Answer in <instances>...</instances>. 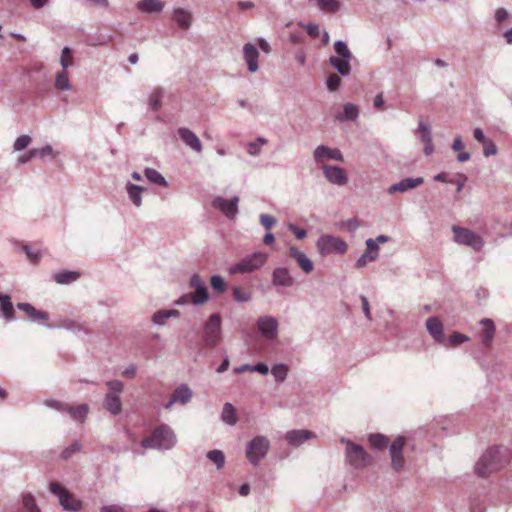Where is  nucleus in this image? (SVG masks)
<instances>
[{"instance_id": "5", "label": "nucleus", "mask_w": 512, "mask_h": 512, "mask_svg": "<svg viewBox=\"0 0 512 512\" xmlns=\"http://www.w3.org/2000/svg\"><path fill=\"white\" fill-rule=\"evenodd\" d=\"M107 393L104 396L103 408L112 416H117L122 412V402L120 394L123 391V383L119 379H112L106 382Z\"/></svg>"}, {"instance_id": "9", "label": "nucleus", "mask_w": 512, "mask_h": 512, "mask_svg": "<svg viewBox=\"0 0 512 512\" xmlns=\"http://www.w3.org/2000/svg\"><path fill=\"white\" fill-rule=\"evenodd\" d=\"M317 249L318 253L323 257L327 255H342L347 251V243L340 237L326 234L318 238Z\"/></svg>"}, {"instance_id": "34", "label": "nucleus", "mask_w": 512, "mask_h": 512, "mask_svg": "<svg viewBox=\"0 0 512 512\" xmlns=\"http://www.w3.org/2000/svg\"><path fill=\"white\" fill-rule=\"evenodd\" d=\"M178 317L179 312L177 310H157L151 316V322L157 326H164L167 320Z\"/></svg>"}, {"instance_id": "50", "label": "nucleus", "mask_w": 512, "mask_h": 512, "mask_svg": "<svg viewBox=\"0 0 512 512\" xmlns=\"http://www.w3.org/2000/svg\"><path fill=\"white\" fill-rule=\"evenodd\" d=\"M233 299L238 303H246L251 300V293L240 289L239 287L232 288Z\"/></svg>"}, {"instance_id": "46", "label": "nucleus", "mask_w": 512, "mask_h": 512, "mask_svg": "<svg viewBox=\"0 0 512 512\" xmlns=\"http://www.w3.org/2000/svg\"><path fill=\"white\" fill-rule=\"evenodd\" d=\"M28 153H30V156H36V158H44L46 156H51V158H55L57 156V153L54 151V149H52V146L50 144H46L41 148L30 149Z\"/></svg>"}, {"instance_id": "24", "label": "nucleus", "mask_w": 512, "mask_h": 512, "mask_svg": "<svg viewBox=\"0 0 512 512\" xmlns=\"http://www.w3.org/2000/svg\"><path fill=\"white\" fill-rule=\"evenodd\" d=\"M424 326H426V330H428L429 336L432 337V339H434L435 342L444 343V326L442 325L441 320L438 317L432 316L426 319V323H424Z\"/></svg>"}, {"instance_id": "27", "label": "nucleus", "mask_w": 512, "mask_h": 512, "mask_svg": "<svg viewBox=\"0 0 512 512\" xmlns=\"http://www.w3.org/2000/svg\"><path fill=\"white\" fill-rule=\"evenodd\" d=\"M479 324H481V331L478 334L479 340H481L484 347L490 348L495 334L494 322L490 319H483L479 321Z\"/></svg>"}, {"instance_id": "39", "label": "nucleus", "mask_w": 512, "mask_h": 512, "mask_svg": "<svg viewBox=\"0 0 512 512\" xmlns=\"http://www.w3.org/2000/svg\"><path fill=\"white\" fill-rule=\"evenodd\" d=\"M359 115V109L353 103H347L344 105V109H342V113L336 116V119L340 121H355L357 116Z\"/></svg>"}, {"instance_id": "17", "label": "nucleus", "mask_w": 512, "mask_h": 512, "mask_svg": "<svg viewBox=\"0 0 512 512\" xmlns=\"http://www.w3.org/2000/svg\"><path fill=\"white\" fill-rule=\"evenodd\" d=\"M192 399V390L189 385L182 383L174 389L168 402H166L163 408L170 409L175 404L185 405Z\"/></svg>"}, {"instance_id": "1", "label": "nucleus", "mask_w": 512, "mask_h": 512, "mask_svg": "<svg viewBox=\"0 0 512 512\" xmlns=\"http://www.w3.org/2000/svg\"><path fill=\"white\" fill-rule=\"evenodd\" d=\"M333 50H335V55L329 57V64L333 67V69L338 72V74H330L326 78V89L330 93H334L341 87V78L348 77L351 73V60L353 59V54L351 53L348 45L343 40H337L333 43Z\"/></svg>"}, {"instance_id": "14", "label": "nucleus", "mask_w": 512, "mask_h": 512, "mask_svg": "<svg viewBox=\"0 0 512 512\" xmlns=\"http://www.w3.org/2000/svg\"><path fill=\"white\" fill-rule=\"evenodd\" d=\"M189 287L194 290V293L188 294L192 298V305L200 306L207 303L208 291L200 275L194 274L191 276Z\"/></svg>"}, {"instance_id": "28", "label": "nucleus", "mask_w": 512, "mask_h": 512, "mask_svg": "<svg viewBox=\"0 0 512 512\" xmlns=\"http://www.w3.org/2000/svg\"><path fill=\"white\" fill-rule=\"evenodd\" d=\"M172 19L176 22L178 28L188 31L192 27V12L184 8H174L172 10Z\"/></svg>"}, {"instance_id": "52", "label": "nucleus", "mask_w": 512, "mask_h": 512, "mask_svg": "<svg viewBox=\"0 0 512 512\" xmlns=\"http://www.w3.org/2000/svg\"><path fill=\"white\" fill-rule=\"evenodd\" d=\"M377 259V253L364 252L361 256H359L358 260H356L355 266L356 268H363L369 262H373Z\"/></svg>"}, {"instance_id": "31", "label": "nucleus", "mask_w": 512, "mask_h": 512, "mask_svg": "<svg viewBox=\"0 0 512 512\" xmlns=\"http://www.w3.org/2000/svg\"><path fill=\"white\" fill-rule=\"evenodd\" d=\"M43 325H45L46 328H62L74 333L85 331V328L83 325H81V323L69 318L59 319V321H57L54 326L48 325L46 323Z\"/></svg>"}, {"instance_id": "56", "label": "nucleus", "mask_w": 512, "mask_h": 512, "mask_svg": "<svg viewBox=\"0 0 512 512\" xmlns=\"http://www.w3.org/2000/svg\"><path fill=\"white\" fill-rule=\"evenodd\" d=\"M259 222L262 227L267 229V231H270L272 227H274L275 223L277 222L272 215L268 214H260L259 216Z\"/></svg>"}, {"instance_id": "58", "label": "nucleus", "mask_w": 512, "mask_h": 512, "mask_svg": "<svg viewBox=\"0 0 512 512\" xmlns=\"http://www.w3.org/2000/svg\"><path fill=\"white\" fill-rule=\"evenodd\" d=\"M302 27L306 33L312 38H317L319 34V27L316 23L302 24Z\"/></svg>"}, {"instance_id": "62", "label": "nucleus", "mask_w": 512, "mask_h": 512, "mask_svg": "<svg viewBox=\"0 0 512 512\" xmlns=\"http://www.w3.org/2000/svg\"><path fill=\"white\" fill-rule=\"evenodd\" d=\"M359 299H361L362 312H364L365 318H367V320H371V310H369L368 298H366L364 295H361L359 296Z\"/></svg>"}, {"instance_id": "18", "label": "nucleus", "mask_w": 512, "mask_h": 512, "mask_svg": "<svg viewBox=\"0 0 512 512\" xmlns=\"http://www.w3.org/2000/svg\"><path fill=\"white\" fill-rule=\"evenodd\" d=\"M314 160L317 164H321L327 160L342 162L343 156L339 149H331L325 145H321L314 149Z\"/></svg>"}, {"instance_id": "23", "label": "nucleus", "mask_w": 512, "mask_h": 512, "mask_svg": "<svg viewBox=\"0 0 512 512\" xmlns=\"http://www.w3.org/2000/svg\"><path fill=\"white\" fill-rule=\"evenodd\" d=\"M242 54H244V61L247 64V70L250 73H255L259 70V51L252 43H245L242 47Z\"/></svg>"}, {"instance_id": "51", "label": "nucleus", "mask_w": 512, "mask_h": 512, "mask_svg": "<svg viewBox=\"0 0 512 512\" xmlns=\"http://www.w3.org/2000/svg\"><path fill=\"white\" fill-rule=\"evenodd\" d=\"M31 144V137L24 134L15 140V144H13V150L15 152H21L25 150Z\"/></svg>"}, {"instance_id": "54", "label": "nucleus", "mask_w": 512, "mask_h": 512, "mask_svg": "<svg viewBox=\"0 0 512 512\" xmlns=\"http://www.w3.org/2000/svg\"><path fill=\"white\" fill-rule=\"evenodd\" d=\"M210 285H212V289H214L218 293H222L225 291L224 279L219 275H214L210 277Z\"/></svg>"}, {"instance_id": "7", "label": "nucleus", "mask_w": 512, "mask_h": 512, "mask_svg": "<svg viewBox=\"0 0 512 512\" xmlns=\"http://www.w3.org/2000/svg\"><path fill=\"white\" fill-rule=\"evenodd\" d=\"M269 451V440L264 435H258L245 445V456L251 465H258L266 457Z\"/></svg>"}, {"instance_id": "26", "label": "nucleus", "mask_w": 512, "mask_h": 512, "mask_svg": "<svg viewBox=\"0 0 512 512\" xmlns=\"http://www.w3.org/2000/svg\"><path fill=\"white\" fill-rule=\"evenodd\" d=\"M313 438V433L307 429H292L285 433V440L289 446L299 447L308 439Z\"/></svg>"}, {"instance_id": "19", "label": "nucleus", "mask_w": 512, "mask_h": 512, "mask_svg": "<svg viewBox=\"0 0 512 512\" xmlns=\"http://www.w3.org/2000/svg\"><path fill=\"white\" fill-rule=\"evenodd\" d=\"M294 282L295 280H293L289 269L285 267H276L273 273H271V284H273L274 287L290 288Z\"/></svg>"}, {"instance_id": "29", "label": "nucleus", "mask_w": 512, "mask_h": 512, "mask_svg": "<svg viewBox=\"0 0 512 512\" xmlns=\"http://www.w3.org/2000/svg\"><path fill=\"white\" fill-rule=\"evenodd\" d=\"M289 255L297 262L298 267L302 268L304 273L310 274L313 271V263L304 252L291 247L289 248Z\"/></svg>"}, {"instance_id": "3", "label": "nucleus", "mask_w": 512, "mask_h": 512, "mask_svg": "<svg viewBox=\"0 0 512 512\" xmlns=\"http://www.w3.org/2000/svg\"><path fill=\"white\" fill-rule=\"evenodd\" d=\"M177 444V436L166 424H160L151 431L150 436L142 439L141 446L145 449L159 451L170 450Z\"/></svg>"}, {"instance_id": "15", "label": "nucleus", "mask_w": 512, "mask_h": 512, "mask_svg": "<svg viewBox=\"0 0 512 512\" xmlns=\"http://www.w3.org/2000/svg\"><path fill=\"white\" fill-rule=\"evenodd\" d=\"M323 175L327 182L338 187L347 185V172L341 167L335 165H323Z\"/></svg>"}, {"instance_id": "44", "label": "nucleus", "mask_w": 512, "mask_h": 512, "mask_svg": "<svg viewBox=\"0 0 512 512\" xmlns=\"http://www.w3.org/2000/svg\"><path fill=\"white\" fill-rule=\"evenodd\" d=\"M288 372L289 367L284 363L274 364L273 368H271V374H273L274 380H276L277 383L284 382Z\"/></svg>"}, {"instance_id": "6", "label": "nucleus", "mask_w": 512, "mask_h": 512, "mask_svg": "<svg viewBox=\"0 0 512 512\" xmlns=\"http://www.w3.org/2000/svg\"><path fill=\"white\" fill-rule=\"evenodd\" d=\"M268 261V254L265 252H255L248 255L229 268L230 274H250L263 266Z\"/></svg>"}, {"instance_id": "21", "label": "nucleus", "mask_w": 512, "mask_h": 512, "mask_svg": "<svg viewBox=\"0 0 512 512\" xmlns=\"http://www.w3.org/2000/svg\"><path fill=\"white\" fill-rule=\"evenodd\" d=\"M422 183H424V178L421 176L415 178H404L398 183L391 185L390 188H388V194L394 195L395 193H405L411 189L421 186Z\"/></svg>"}, {"instance_id": "61", "label": "nucleus", "mask_w": 512, "mask_h": 512, "mask_svg": "<svg viewBox=\"0 0 512 512\" xmlns=\"http://www.w3.org/2000/svg\"><path fill=\"white\" fill-rule=\"evenodd\" d=\"M507 17H509V14H507L506 9L504 8H497L496 12H494V21L497 23L506 21Z\"/></svg>"}, {"instance_id": "38", "label": "nucleus", "mask_w": 512, "mask_h": 512, "mask_svg": "<svg viewBox=\"0 0 512 512\" xmlns=\"http://www.w3.org/2000/svg\"><path fill=\"white\" fill-rule=\"evenodd\" d=\"M21 512H40L34 496L29 492L21 494Z\"/></svg>"}, {"instance_id": "10", "label": "nucleus", "mask_w": 512, "mask_h": 512, "mask_svg": "<svg viewBox=\"0 0 512 512\" xmlns=\"http://www.w3.org/2000/svg\"><path fill=\"white\" fill-rule=\"evenodd\" d=\"M203 342L206 347L214 348L221 342V316H209L203 326Z\"/></svg>"}, {"instance_id": "30", "label": "nucleus", "mask_w": 512, "mask_h": 512, "mask_svg": "<svg viewBox=\"0 0 512 512\" xmlns=\"http://www.w3.org/2000/svg\"><path fill=\"white\" fill-rule=\"evenodd\" d=\"M145 188L138 184L127 182L125 184V193H127L128 200L132 202L133 206L139 208L142 206V193Z\"/></svg>"}, {"instance_id": "16", "label": "nucleus", "mask_w": 512, "mask_h": 512, "mask_svg": "<svg viewBox=\"0 0 512 512\" xmlns=\"http://www.w3.org/2000/svg\"><path fill=\"white\" fill-rule=\"evenodd\" d=\"M405 444L406 439L399 436L394 439L393 443L390 445L391 466H393V469L396 472L401 471L404 466L403 447Z\"/></svg>"}, {"instance_id": "57", "label": "nucleus", "mask_w": 512, "mask_h": 512, "mask_svg": "<svg viewBox=\"0 0 512 512\" xmlns=\"http://www.w3.org/2000/svg\"><path fill=\"white\" fill-rule=\"evenodd\" d=\"M469 340L468 336L465 334H460L458 332H455L450 336L449 338V344L450 345H458L463 344Z\"/></svg>"}, {"instance_id": "12", "label": "nucleus", "mask_w": 512, "mask_h": 512, "mask_svg": "<svg viewBox=\"0 0 512 512\" xmlns=\"http://www.w3.org/2000/svg\"><path fill=\"white\" fill-rule=\"evenodd\" d=\"M256 328L260 336L268 341L277 339L278 336V320L270 315H263L256 320Z\"/></svg>"}, {"instance_id": "42", "label": "nucleus", "mask_w": 512, "mask_h": 512, "mask_svg": "<svg viewBox=\"0 0 512 512\" xmlns=\"http://www.w3.org/2000/svg\"><path fill=\"white\" fill-rule=\"evenodd\" d=\"M268 140L264 137H258L255 141L247 143V153L252 157H258L261 152V147L266 145Z\"/></svg>"}, {"instance_id": "13", "label": "nucleus", "mask_w": 512, "mask_h": 512, "mask_svg": "<svg viewBox=\"0 0 512 512\" xmlns=\"http://www.w3.org/2000/svg\"><path fill=\"white\" fill-rule=\"evenodd\" d=\"M50 492L59 498V503L63 509L75 512L81 508V503L74 499L60 484L56 482L50 483Z\"/></svg>"}, {"instance_id": "35", "label": "nucleus", "mask_w": 512, "mask_h": 512, "mask_svg": "<svg viewBox=\"0 0 512 512\" xmlns=\"http://www.w3.org/2000/svg\"><path fill=\"white\" fill-rule=\"evenodd\" d=\"M0 304L2 317H4L8 322L14 320V309L13 304L11 303V297L8 296V294L0 293Z\"/></svg>"}, {"instance_id": "36", "label": "nucleus", "mask_w": 512, "mask_h": 512, "mask_svg": "<svg viewBox=\"0 0 512 512\" xmlns=\"http://www.w3.org/2000/svg\"><path fill=\"white\" fill-rule=\"evenodd\" d=\"M79 278V273L76 271L63 270L54 273L53 279L60 285H68Z\"/></svg>"}, {"instance_id": "48", "label": "nucleus", "mask_w": 512, "mask_h": 512, "mask_svg": "<svg viewBox=\"0 0 512 512\" xmlns=\"http://www.w3.org/2000/svg\"><path fill=\"white\" fill-rule=\"evenodd\" d=\"M43 405L50 409L56 410L59 413H64L66 410L72 408V406L68 405L67 403L54 399H46L43 401Z\"/></svg>"}, {"instance_id": "20", "label": "nucleus", "mask_w": 512, "mask_h": 512, "mask_svg": "<svg viewBox=\"0 0 512 512\" xmlns=\"http://www.w3.org/2000/svg\"><path fill=\"white\" fill-rule=\"evenodd\" d=\"M415 134H417L418 139H420L421 143H423V152L426 156H430L433 154L435 147L433 146V142L431 141V133L429 124L423 122L422 120L418 121V128L415 130Z\"/></svg>"}, {"instance_id": "63", "label": "nucleus", "mask_w": 512, "mask_h": 512, "mask_svg": "<svg viewBox=\"0 0 512 512\" xmlns=\"http://www.w3.org/2000/svg\"><path fill=\"white\" fill-rule=\"evenodd\" d=\"M288 229L289 231H291L292 234L295 235V238L297 239H304V237L307 235L303 228H299L292 224H289Z\"/></svg>"}, {"instance_id": "55", "label": "nucleus", "mask_w": 512, "mask_h": 512, "mask_svg": "<svg viewBox=\"0 0 512 512\" xmlns=\"http://www.w3.org/2000/svg\"><path fill=\"white\" fill-rule=\"evenodd\" d=\"M60 65H62V70H66L72 65V55H70L69 47H63L62 56H60Z\"/></svg>"}, {"instance_id": "59", "label": "nucleus", "mask_w": 512, "mask_h": 512, "mask_svg": "<svg viewBox=\"0 0 512 512\" xmlns=\"http://www.w3.org/2000/svg\"><path fill=\"white\" fill-rule=\"evenodd\" d=\"M481 144L484 145V150H482V153H484L485 157H490L497 154V147L495 146L494 142H484Z\"/></svg>"}, {"instance_id": "49", "label": "nucleus", "mask_w": 512, "mask_h": 512, "mask_svg": "<svg viewBox=\"0 0 512 512\" xmlns=\"http://www.w3.org/2000/svg\"><path fill=\"white\" fill-rule=\"evenodd\" d=\"M368 443L374 449H382L387 446V437L383 434H371Z\"/></svg>"}, {"instance_id": "60", "label": "nucleus", "mask_w": 512, "mask_h": 512, "mask_svg": "<svg viewBox=\"0 0 512 512\" xmlns=\"http://www.w3.org/2000/svg\"><path fill=\"white\" fill-rule=\"evenodd\" d=\"M250 372H258L262 375H267L269 372L268 365L263 362H257L255 364H251Z\"/></svg>"}, {"instance_id": "45", "label": "nucleus", "mask_w": 512, "mask_h": 512, "mask_svg": "<svg viewBox=\"0 0 512 512\" xmlns=\"http://www.w3.org/2000/svg\"><path fill=\"white\" fill-rule=\"evenodd\" d=\"M56 89L60 91L70 90L69 76H67L66 70H60L56 75V82H54Z\"/></svg>"}, {"instance_id": "4", "label": "nucleus", "mask_w": 512, "mask_h": 512, "mask_svg": "<svg viewBox=\"0 0 512 512\" xmlns=\"http://www.w3.org/2000/svg\"><path fill=\"white\" fill-rule=\"evenodd\" d=\"M342 444L346 445V462L353 469H363L372 463L371 456L365 452L362 446L349 439H341Z\"/></svg>"}, {"instance_id": "25", "label": "nucleus", "mask_w": 512, "mask_h": 512, "mask_svg": "<svg viewBox=\"0 0 512 512\" xmlns=\"http://www.w3.org/2000/svg\"><path fill=\"white\" fill-rule=\"evenodd\" d=\"M16 308L24 312L25 315H27L28 320L32 322L46 324V321L49 320V315L46 312L37 310L30 303H19L16 305Z\"/></svg>"}, {"instance_id": "43", "label": "nucleus", "mask_w": 512, "mask_h": 512, "mask_svg": "<svg viewBox=\"0 0 512 512\" xmlns=\"http://www.w3.org/2000/svg\"><path fill=\"white\" fill-rule=\"evenodd\" d=\"M221 420L228 426L236 425V416H234V407L230 403H225L221 411Z\"/></svg>"}, {"instance_id": "37", "label": "nucleus", "mask_w": 512, "mask_h": 512, "mask_svg": "<svg viewBox=\"0 0 512 512\" xmlns=\"http://www.w3.org/2000/svg\"><path fill=\"white\" fill-rule=\"evenodd\" d=\"M164 89L157 87L151 90L150 95H148V106H150L151 110L157 112L161 108V100H163Z\"/></svg>"}, {"instance_id": "40", "label": "nucleus", "mask_w": 512, "mask_h": 512, "mask_svg": "<svg viewBox=\"0 0 512 512\" xmlns=\"http://www.w3.org/2000/svg\"><path fill=\"white\" fill-rule=\"evenodd\" d=\"M144 175H145V178H147V180L150 181V183H152V184L158 185L160 187L167 186V181L163 177V175L160 174V172H158L157 170H155L153 168H150V167L145 168Z\"/></svg>"}, {"instance_id": "64", "label": "nucleus", "mask_w": 512, "mask_h": 512, "mask_svg": "<svg viewBox=\"0 0 512 512\" xmlns=\"http://www.w3.org/2000/svg\"><path fill=\"white\" fill-rule=\"evenodd\" d=\"M473 137H475V140L479 143L492 142L491 140L485 137V134H483L481 128H475V130H473Z\"/></svg>"}, {"instance_id": "47", "label": "nucleus", "mask_w": 512, "mask_h": 512, "mask_svg": "<svg viewBox=\"0 0 512 512\" xmlns=\"http://www.w3.org/2000/svg\"><path fill=\"white\" fill-rule=\"evenodd\" d=\"M315 2H317L318 8L330 13L338 11L339 7H341V4L337 0H315Z\"/></svg>"}, {"instance_id": "22", "label": "nucleus", "mask_w": 512, "mask_h": 512, "mask_svg": "<svg viewBox=\"0 0 512 512\" xmlns=\"http://www.w3.org/2000/svg\"><path fill=\"white\" fill-rule=\"evenodd\" d=\"M177 135L178 137H180V140H182L183 143H185V145L189 147V149H191L195 153H201L202 144L198 136L195 134V132L191 131L188 128L182 127L178 128Z\"/></svg>"}, {"instance_id": "53", "label": "nucleus", "mask_w": 512, "mask_h": 512, "mask_svg": "<svg viewBox=\"0 0 512 512\" xmlns=\"http://www.w3.org/2000/svg\"><path fill=\"white\" fill-rule=\"evenodd\" d=\"M79 451H81V443L79 441H74L70 446L63 449L62 459L68 460Z\"/></svg>"}, {"instance_id": "11", "label": "nucleus", "mask_w": 512, "mask_h": 512, "mask_svg": "<svg viewBox=\"0 0 512 512\" xmlns=\"http://www.w3.org/2000/svg\"><path fill=\"white\" fill-rule=\"evenodd\" d=\"M237 205H239L238 196H234L230 198V200L225 199L223 196H216L214 200H212V207L230 220L236 218L239 213V207H237Z\"/></svg>"}, {"instance_id": "33", "label": "nucleus", "mask_w": 512, "mask_h": 512, "mask_svg": "<svg viewBox=\"0 0 512 512\" xmlns=\"http://www.w3.org/2000/svg\"><path fill=\"white\" fill-rule=\"evenodd\" d=\"M89 413V406L87 404H80L76 407L72 406L69 410L62 412V414H67L71 417L72 421L84 423L87 418V414Z\"/></svg>"}, {"instance_id": "32", "label": "nucleus", "mask_w": 512, "mask_h": 512, "mask_svg": "<svg viewBox=\"0 0 512 512\" xmlns=\"http://www.w3.org/2000/svg\"><path fill=\"white\" fill-rule=\"evenodd\" d=\"M136 8L144 13H161L164 8V2L161 0H142L136 3Z\"/></svg>"}, {"instance_id": "41", "label": "nucleus", "mask_w": 512, "mask_h": 512, "mask_svg": "<svg viewBox=\"0 0 512 512\" xmlns=\"http://www.w3.org/2000/svg\"><path fill=\"white\" fill-rule=\"evenodd\" d=\"M207 460L214 463L216 470H221L225 464L224 452L221 450H211L206 454Z\"/></svg>"}, {"instance_id": "2", "label": "nucleus", "mask_w": 512, "mask_h": 512, "mask_svg": "<svg viewBox=\"0 0 512 512\" xmlns=\"http://www.w3.org/2000/svg\"><path fill=\"white\" fill-rule=\"evenodd\" d=\"M507 459V449L502 446H493L485 450L475 465L476 474L486 477L498 469Z\"/></svg>"}, {"instance_id": "8", "label": "nucleus", "mask_w": 512, "mask_h": 512, "mask_svg": "<svg viewBox=\"0 0 512 512\" xmlns=\"http://www.w3.org/2000/svg\"><path fill=\"white\" fill-rule=\"evenodd\" d=\"M453 241L458 245H464L472 248L475 251H480L483 248V238L474 231L462 227L452 226Z\"/></svg>"}]
</instances>
